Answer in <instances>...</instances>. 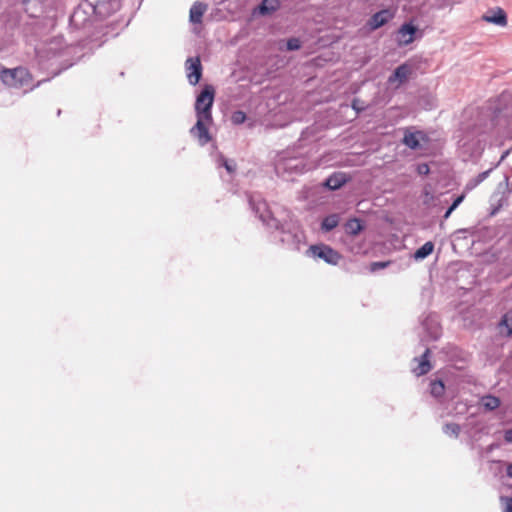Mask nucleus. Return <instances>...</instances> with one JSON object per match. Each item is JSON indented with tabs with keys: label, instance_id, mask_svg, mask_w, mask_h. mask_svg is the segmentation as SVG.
<instances>
[{
	"label": "nucleus",
	"instance_id": "obj_4",
	"mask_svg": "<svg viewBox=\"0 0 512 512\" xmlns=\"http://www.w3.org/2000/svg\"><path fill=\"white\" fill-rule=\"evenodd\" d=\"M278 233L279 241L289 250L299 251L305 244V234L295 223H282L278 229H273Z\"/></svg>",
	"mask_w": 512,
	"mask_h": 512
},
{
	"label": "nucleus",
	"instance_id": "obj_34",
	"mask_svg": "<svg viewBox=\"0 0 512 512\" xmlns=\"http://www.w3.org/2000/svg\"><path fill=\"white\" fill-rule=\"evenodd\" d=\"M501 326H504L507 329V335H512V317H509V315L505 314L500 322Z\"/></svg>",
	"mask_w": 512,
	"mask_h": 512
},
{
	"label": "nucleus",
	"instance_id": "obj_12",
	"mask_svg": "<svg viewBox=\"0 0 512 512\" xmlns=\"http://www.w3.org/2000/svg\"><path fill=\"white\" fill-rule=\"evenodd\" d=\"M187 79L190 85L198 84L202 77V64L199 57H189L185 63Z\"/></svg>",
	"mask_w": 512,
	"mask_h": 512
},
{
	"label": "nucleus",
	"instance_id": "obj_3",
	"mask_svg": "<svg viewBox=\"0 0 512 512\" xmlns=\"http://www.w3.org/2000/svg\"><path fill=\"white\" fill-rule=\"evenodd\" d=\"M0 80L2 83L12 89L20 90L24 95L39 87L45 80L33 82V76L30 71L23 66L15 68H2L0 70Z\"/></svg>",
	"mask_w": 512,
	"mask_h": 512
},
{
	"label": "nucleus",
	"instance_id": "obj_24",
	"mask_svg": "<svg viewBox=\"0 0 512 512\" xmlns=\"http://www.w3.org/2000/svg\"><path fill=\"white\" fill-rule=\"evenodd\" d=\"M206 9L207 6L205 4L201 2H195L190 8V22L193 24H200Z\"/></svg>",
	"mask_w": 512,
	"mask_h": 512
},
{
	"label": "nucleus",
	"instance_id": "obj_30",
	"mask_svg": "<svg viewBox=\"0 0 512 512\" xmlns=\"http://www.w3.org/2000/svg\"><path fill=\"white\" fill-rule=\"evenodd\" d=\"M461 427L456 423H446L443 426L444 434L457 438L459 436Z\"/></svg>",
	"mask_w": 512,
	"mask_h": 512
},
{
	"label": "nucleus",
	"instance_id": "obj_26",
	"mask_svg": "<svg viewBox=\"0 0 512 512\" xmlns=\"http://www.w3.org/2000/svg\"><path fill=\"white\" fill-rule=\"evenodd\" d=\"M434 250V244L431 241L424 243L420 248H418L414 253V258L416 260H423L427 258Z\"/></svg>",
	"mask_w": 512,
	"mask_h": 512
},
{
	"label": "nucleus",
	"instance_id": "obj_43",
	"mask_svg": "<svg viewBox=\"0 0 512 512\" xmlns=\"http://www.w3.org/2000/svg\"><path fill=\"white\" fill-rule=\"evenodd\" d=\"M351 251L355 254H359L361 252V247L351 248Z\"/></svg>",
	"mask_w": 512,
	"mask_h": 512
},
{
	"label": "nucleus",
	"instance_id": "obj_10",
	"mask_svg": "<svg viewBox=\"0 0 512 512\" xmlns=\"http://www.w3.org/2000/svg\"><path fill=\"white\" fill-rule=\"evenodd\" d=\"M212 121L213 119L197 118L195 125L190 129L191 136L197 139L200 146H205L211 141L208 126Z\"/></svg>",
	"mask_w": 512,
	"mask_h": 512
},
{
	"label": "nucleus",
	"instance_id": "obj_1",
	"mask_svg": "<svg viewBox=\"0 0 512 512\" xmlns=\"http://www.w3.org/2000/svg\"><path fill=\"white\" fill-rule=\"evenodd\" d=\"M465 115L469 118L461 122L456 135L464 161L478 158L492 135L496 139L512 136V115L498 107L466 111Z\"/></svg>",
	"mask_w": 512,
	"mask_h": 512
},
{
	"label": "nucleus",
	"instance_id": "obj_42",
	"mask_svg": "<svg viewBox=\"0 0 512 512\" xmlns=\"http://www.w3.org/2000/svg\"><path fill=\"white\" fill-rule=\"evenodd\" d=\"M505 297H512V285L505 291Z\"/></svg>",
	"mask_w": 512,
	"mask_h": 512
},
{
	"label": "nucleus",
	"instance_id": "obj_27",
	"mask_svg": "<svg viewBox=\"0 0 512 512\" xmlns=\"http://www.w3.org/2000/svg\"><path fill=\"white\" fill-rule=\"evenodd\" d=\"M481 404L488 411H493L500 406V399L493 395H486L482 397Z\"/></svg>",
	"mask_w": 512,
	"mask_h": 512
},
{
	"label": "nucleus",
	"instance_id": "obj_31",
	"mask_svg": "<svg viewBox=\"0 0 512 512\" xmlns=\"http://www.w3.org/2000/svg\"><path fill=\"white\" fill-rule=\"evenodd\" d=\"M218 165L222 166L226 169L228 173H233L236 169V164L233 160H229L225 158L224 156L220 155L218 158Z\"/></svg>",
	"mask_w": 512,
	"mask_h": 512
},
{
	"label": "nucleus",
	"instance_id": "obj_20",
	"mask_svg": "<svg viewBox=\"0 0 512 512\" xmlns=\"http://www.w3.org/2000/svg\"><path fill=\"white\" fill-rule=\"evenodd\" d=\"M429 356H430V349L426 348L424 353L419 358L414 359L415 361L418 362L417 366L412 369L413 373L416 376L425 375L431 370L432 366L429 361Z\"/></svg>",
	"mask_w": 512,
	"mask_h": 512
},
{
	"label": "nucleus",
	"instance_id": "obj_22",
	"mask_svg": "<svg viewBox=\"0 0 512 512\" xmlns=\"http://www.w3.org/2000/svg\"><path fill=\"white\" fill-rule=\"evenodd\" d=\"M424 139V134L420 131L416 132H405L403 137V143L409 147L410 149H418L420 148V140Z\"/></svg>",
	"mask_w": 512,
	"mask_h": 512
},
{
	"label": "nucleus",
	"instance_id": "obj_40",
	"mask_svg": "<svg viewBox=\"0 0 512 512\" xmlns=\"http://www.w3.org/2000/svg\"><path fill=\"white\" fill-rule=\"evenodd\" d=\"M428 172H429V167L426 164L419 166V173L427 174Z\"/></svg>",
	"mask_w": 512,
	"mask_h": 512
},
{
	"label": "nucleus",
	"instance_id": "obj_41",
	"mask_svg": "<svg viewBox=\"0 0 512 512\" xmlns=\"http://www.w3.org/2000/svg\"><path fill=\"white\" fill-rule=\"evenodd\" d=\"M506 474L508 477L512 478V464L507 466Z\"/></svg>",
	"mask_w": 512,
	"mask_h": 512
},
{
	"label": "nucleus",
	"instance_id": "obj_11",
	"mask_svg": "<svg viewBox=\"0 0 512 512\" xmlns=\"http://www.w3.org/2000/svg\"><path fill=\"white\" fill-rule=\"evenodd\" d=\"M306 164L304 160L301 158L293 157V158H282L276 164L277 173L287 172L290 174H302L305 171Z\"/></svg>",
	"mask_w": 512,
	"mask_h": 512
},
{
	"label": "nucleus",
	"instance_id": "obj_18",
	"mask_svg": "<svg viewBox=\"0 0 512 512\" xmlns=\"http://www.w3.org/2000/svg\"><path fill=\"white\" fill-rule=\"evenodd\" d=\"M418 28L412 24L404 23L398 30V42L400 45H408L413 42L414 35L416 34Z\"/></svg>",
	"mask_w": 512,
	"mask_h": 512
},
{
	"label": "nucleus",
	"instance_id": "obj_2",
	"mask_svg": "<svg viewBox=\"0 0 512 512\" xmlns=\"http://www.w3.org/2000/svg\"><path fill=\"white\" fill-rule=\"evenodd\" d=\"M80 50V45L67 46L62 37H55L37 48L36 55L41 69L50 72L52 77H55L84 55L80 54Z\"/></svg>",
	"mask_w": 512,
	"mask_h": 512
},
{
	"label": "nucleus",
	"instance_id": "obj_32",
	"mask_svg": "<svg viewBox=\"0 0 512 512\" xmlns=\"http://www.w3.org/2000/svg\"><path fill=\"white\" fill-rule=\"evenodd\" d=\"M245 120H246V114L241 110H237V111L233 112L231 115V121L235 125H240V124L244 123Z\"/></svg>",
	"mask_w": 512,
	"mask_h": 512
},
{
	"label": "nucleus",
	"instance_id": "obj_9",
	"mask_svg": "<svg viewBox=\"0 0 512 512\" xmlns=\"http://www.w3.org/2000/svg\"><path fill=\"white\" fill-rule=\"evenodd\" d=\"M92 14L93 12L87 8L85 1L74 9L70 16V25L76 29L86 28L91 22Z\"/></svg>",
	"mask_w": 512,
	"mask_h": 512
},
{
	"label": "nucleus",
	"instance_id": "obj_28",
	"mask_svg": "<svg viewBox=\"0 0 512 512\" xmlns=\"http://www.w3.org/2000/svg\"><path fill=\"white\" fill-rule=\"evenodd\" d=\"M445 391V386L442 380H433L430 382V393L435 398H440Z\"/></svg>",
	"mask_w": 512,
	"mask_h": 512
},
{
	"label": "nucleus",
	"instance_id": "obj_5",
	"mask_svg": "<svg viewBox=\"0 0 512 512\" xmlns=\"http://www.w3.org/2000/svg\"><path fill=\"white\" fill-rule=\"evenodd\" d=\"M249 204L255 215L267 229L279 228L280 220L273 216L266 201H264L260 195L249 196Z\"/></svg>",
	"mask_w": 512,
	"mask_h": 512
},
{
	"label": "nucleus",
	"instance_id": "obj_16",
	"mask_svg": "<svg viewBox=\"0 0 512 512\" xmlns=\"http://www.w3.org/2000/svg\"><path fill=\"white\" fill-rule=\"evenodd\" d=\"M509 154V150H506L500 157L499 161L494 164L491 168L479 173L476 177L471 178L464 187V192L468 193L476 188L480 183H482L491 173V171L496 168Z\"/></svg>",
	"mask_w": 512,
	"mask_h": 512
},
{
	"label": "nucleus",
	"instance_id": "obj_25",
	"mask_svg": "<svg viewBox=\"0 0 512 512\" xmlns=\"http://www.w3.org/2000/svg\"><path fill=\"white\" fill-rule=\"evenodd\" d=\"M340 221L339 214L333 213L323 218L321 222V229L324 232H330L335 229Z\"/></svg>",
	"mask_w": 512,
	"mask_h": 512
},
{
	"label": "nucleus",
	"instance_id": "obj_13",
	"mask_svg": "<svg viewBox=\"0 0 512 512\" xmlns=\"http://www.w3.org/2000/svg\"><path fill=\"white\" fill-rule=\"evenodd\" d=\"M421 325L430 339L437 340L441 336V327L437 314L429 313L424 316L421 320Z\"/></svg>",
	"mask_w": 512,
	"mask_h": 512
},
{
	"label": "nucleus",
	"instance_id": "obj_37",
	"mask_svg": "<svg viewBox=\"0 0 512 512\" xmlns=\"http://www.w3.org/2000/svg\"><path fill=\"white\" fill-rule=\"evenodd\" d=\"M388 262H373L371 264V271H377L379 269H383L388 266Z\"/></svg>",
	"mask_w": 512,
	"mask_h": 512
},
{
	"label": "nucleus",
	"instance_id": "obj_35",
	"mask_svg": "<svg viewBox=\"0 0 512 512\" xmlns=\"http://www.w3.org/2000/svg\"><path fill=\"white\" fill-rule=\"evenodd\" d=\"M503 512H512V497H501L500 498Z\"/></svg>",
	"mask_w": 512,
	"mask_h": 512
},
{
	"label": "nucleus",
	"instance_id": "obj_15",
	"mask_svg": "<svg viewBox=\"0 0 512 512\" xmlns=\"http://www.w3.org/2000/svg\"><path fill=\"white\" fill-rule=\"evenodd\" d=\"M281 7L280 0H262L259 5H257L252 10V15L256 16H270L276 11H278Z\"/></svg>",
	"mask_w": 512,
	"mask_h": 512
},
{
	"label": "nucleus",
	"instance_id": "obj_39",
	"mask_svg": "<svg viewBox=\"0 0 512 512\" xmlns=\"http://www.w3.org/2000/svg\"><path fill=\"white\" fill-rule=\"evenodd\" d=\"M504 439L507 443H512V428L505 430Z\"/></svg>",
	"mask_w": 512,
	"mask_h": 512
},
{
	"label": "nucleus",
	"instance_id": "obj_19",
	"mask_svg": "<svg viewBox=\"0 0 512 512\" xmlns=\"http://www.w3.org/2000/svg\"><path fill=\"white\" fill-rule=\"evenodd\" d=\"M350 177L344 172H334L324 181V186L331 191L340 189L349 181Z\"/></svg>",
	"mask_w": 512,
	"mask_h": 512
},
{
	"label": "nucleus",
	"instance_id": "obj_33",
	"mask_svg": "<svg viewBox=\"0 0 512 512\" xmlns=\"http://www.w3.org/2000/svg\"><path fill=\"white\" fill-rule=\"evenodd\" d=\"M286 48L289 51L299 50L301 48V42L296 37L289 38L286 42Z\"/></svg>",
	"mask_w": 512,
	"mask_h": 512
},
{
	"label": "nucleus",
	"instance_id": "obj_36",
	"mask_svg": "<svg viewBox=\"0 0 512 512\" xmlns=\"http://www.w3.org/2000/svg\"><path fill=\"white\" fill-rule=\"evenodd\" d=\"M351 107L357 113H360V112H362V111H364L366 109V106L364 105V103L361 100L357 99V98L353 99Z\"/></svg>",
	"mask_w": 512,
	"mask_h": 512
},
{
	"label": "nucleus",
	"instance_id": "obj_23",
	"mask_svg": "<svg viewBox=\"0 0 512 512\" xmlns=\"http://www.w3.org/2000/svg\"><path fill=\"white\" fill-rule=\"evenodd\" d=\"M345 233L349 236H357L364 230V224L359 218H351L344 224Z\"/></svg>",
	"mask_w": 512,
	"mask_h": 512
},
{
	"label": "nucleus",
	"instance_id": "obj_29",
	"mask_svg": "<svg viewBox=\"0 0 512 512\" xmlns=\"http://www.w3.org/2000/svg\"><path fill=\"white\" fill-rule=\"evenodd\" d=\"M466 197V193L463 191L462 194L458 195L452 202V204L448 207L443 215V220H447L452 212L464 201Z\"/></svg>",
	"mask_w": 512,
	"mask_h": 512
},
{
	"label": "nucleus",
	"instance_id": "obj_8",
	"mask_svg": "<svg viewBox=\"0 0 512 512\" xmlns=\"http://www.w3.org/2000/svg\"><path fill=\"white\" fill-rule=\"evenodd\" d=\"M306 255L321 259L330 265H337L341 259V255L326 244L311 245L307 249Z\"/></svg>",
	"mask_w": 512,
	"mask_h": 512
},
{
	"label": "nucleus",
	"instance_id": "obj_21",
	"mask_svg": "<svg viewBox=\"0 0 512 512\" xmlns=\"http://www.w3.org/2000/svg\"><path fill=\"white\" fill-rule=\"evenodd\" d=\"M410 74H411V67L408 64H406V63L401 64L389 76L388 82L390 84H393L395 82H398L399 85L403 84L404 82L407 81V79L409 78Z\"/></svg>",
	"mask_w": 512,
	"mask_h": 512
},
{
	"label": "nucleus",
	"instance_id": "obj_6",
	"mask_svg": "<svg viewBox=\"0 0 512 512\" xmlns=\"http://www.w3.org/2000/svg\"><path fill=\"white\" fill-rule=\"evenodd\" d=\"M215 89L212 85H205L197 95L195 101V113L197 118L213 119L212 106L214 103Z\"/></svg>",
	"mask_w": 512,
	"mask_h": 512
},
{
	"label": "nucleus",
	"instance_id": "obj_17",
	"mask_svg": "<svg viewBox=\"0 0 512 512\" xmlns=\"http://www.w3.org/2000/svg\"><path fill=\"white\" fill-rule=\"evenodd\" d=\"M482 19L488 23L495 24L500 27L507 25V15L502 8L489 9L483 16Z\"/></svg>",
	"mask_w": 512,
	"mask_h": 512
},
{
	"label": "nucleus",
	"instance_id": "obj_7",
	"mask_svg": "<svg viewBox=\"0 0 512 512\" xmlns=\"http://www.w3.org/2000/svg\"><path fill=\"white\" fill-rule=\"evenodd\" d=\"M87 8L99 18H106L120 9L121 0H86Z\"/></svg>",
	"mask_w": 512,
	"mask_h": 512
},
{
	"label": "nucleus",
	"instance_id": "obj_14",
	"mask_svg": "<svg viewBox=\"0 0 512 512\" xmlns=\"http://www.w3.org/2000/svg\"><path fill=\"white\" fill-rule=\"evenodd\" d=\"M394 17V13L389 9H382L373 14L367 21V26L370 30H376L386 25Z\"/></svg>",
	"mask_w": 512,
	"mask_h": 512
},
{
	"label": "nucleus",
	"instance_id": "obj_38",
	"mask_svg": "<svg viewBox=\"0 0 512 512\" xmlns=\"http://www.w3.org/2000/svg\"><path fill=\"white\" fill-rule=\"evenodd\" d=\"M424 196H425V199L423 201V203L425 205H430L431 202L435 199L434 195L431 194L428 190H424Z\"/></svg>",
	"mask_w": 512,
	"mask_h": 512
}]
</instances>
